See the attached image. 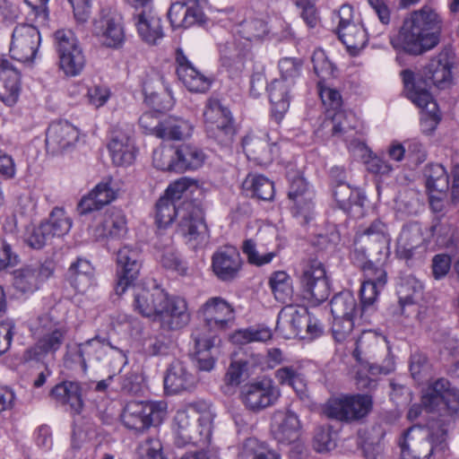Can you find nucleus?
Here are the masks:
<instances>
[{
    "label": "nucleus",
    "mask_w": 459,
    "mask_h": 459,
    "mask_svg": "<svg viewBox=\"0 0 459 459\" xmlns=\"http://www.w3.org/2000/svg\"><path fill=\"white\" fill-rule=\"evenodd\" d=\"M175 155L172 150L159 149L153 152L152 162L153 165L160 170L164 171H176Z\"/></svg>",
    "instance_id": "nucleus-63"
},
{
    "label": "nucleus",
    "mask_w": 459,
    "mask_h": 459,
    "mask_svg": "<svg viewBox=\"0 0 459 459\" xmlns=\"http://www.w3.org/2000/svg\"><path fill=\"white\" fill-rule=\"evenodd\" d=\"M54 39L60 68L66 75L76 76L83 69L85 58L74 33L71 30H57Z\"/></svg>",
    "instance_id": "nucleus-10"
},
{
    "label": "nucleus",
    "mask_w": 459,
    "mask_h": 459,
    "mask_svg": "<svg viewBox=\"0 0 459 459\" xmlns=\"http://www.w3.org/2000/svg\"><path fill=\"white\" fill-rule=\"evenodd\" d=\"M117 262L118 281L115 290L117 295H122L138 275L141 267L139 253L137 250L124 247L117 252Z\"/></svg>",
    "instance_id": "nucleus-17"
},
{
    "label": "nucleus",
    "mask_w": 459,
    "mask_h": 459,
    "mask_svg": "<svg viewBox=\"0 0 459 459\" xmlns=\"http://www.w3.org/2000/svg\"><path fill=\"white\" fill-rule=\"evenodd\" d=\"M407 97L420 108L429 113H434L437 108L430 92L423 81H415L414 74L411 70L402 73Z\"/></svg>",
    "instance_id": "nucleus-22"
},
{
    "label": "nucleus",
    "mask_w": 459,
    "mask_h": 459,
    "mask_svg": "<svg viewBox=\"0 0 459 459\" xmlns=\"http://www.w3.org/2000/svg\"><path fill=\"white\" fill-rule=\"evenodd\" d=\"M278 65L281 75V80L290 81L292 83L299 76L303 62L299 58L284 57L279 61Z\"/></svg>",
    "instance_id": "nucleus-57"
},
{
    "label": "nucleus",
    "mask_w": 459,
    "mask_h": 459,
    "mask_svg": "<svg viewBox=\"0 0 459 459\" xmlns=\"http://www.w3.org/2000/svg\"><path fill=\"white\" fill-rule=\"evenodd\" d=\"M313 69L318 77L325 79L333 76L334 72L333 65L327 59L323 50H316L311 57Z\"/></svg>",
    "instance_id": "nucleus-62"
},
{
    "label": "nucleus",
    "mask_w": 459,
    "mask_h": 459,
    "mask_svg": "<svg viewBox=\"0 0 459 459\" xmlns=\"http://www.w3.org/2000/svg\"><path fill=\"white\" fill-rule=\"evenodd\" d=\"M179 80L193 92H204L211 86V80L200 73L195 67L177 68Z\"/></svg>",
    "instance_id": "nucleus-41"
},
{
    "label": "nucleus",
    "mask_w": 459,
    "mask_h": 459,
    "mask_svg": "<svg viewBox=\"0 0 459 459\" xmlns=\"http://www.w3.org/2000/svg\"><path fill=\"white\" fill-rule=\"evenodd\" d=\"M313 446L317 452H327L335 447V440L329 426H320L316 429Z\"/></svg>",
    "instance_id": "nucleus-58"
},
{
    "label": "nucleus",
    "mask_w": 459,
    "mask_h": 459,
    "mask_svg": "<svg viewBox=\"0 0 459 459\" xmlns=\"http://www.w3.org/2000/svg\"><path fill=\"white\" fill-rule=\"evenodd\" d=\"M330 305L333 317H355L358 312L356 299L349 290L336 294Z\"/></svg>",
    "instance_id": "nucleus-42"
},
{
    "label": "nucleus",
    "mask_w": 459,
    "mask_h": 459,
    "mask_svg": "<svg viewBox=\"0 0 459 459\" xmlns=\"http://www.w3.org/2000/svg\"><path fill=\"white\" fill-rule=\"evenodd\" d=\"M354 327V317H333L332 332L334 340L338 342L346 341Z\"/></svg>",
    "instance_id": "nucleus-61"
},
{
    "label": "nucleus",
    "mask_w": 459,
    "mask_h": 459,
    "mask_svg": "<svg viewBox=\"0 0 459 459\" xmlns=\"http://www.w3.org/2000/svg\"><path fill=\"white\" fill-rule=\"evenodd\" d=\"M242 250L247 256L248 262L257 266L270 263L274 256V253H267L260 256L255 249V244L252 239L244 241Z\"/></svg>",
    "instance_id": "nucleus-64"
},
{
    "label": "nucleus",
    "mask_w": 459,
    "mask_h": 459,
    "mask_svg": "<svg viewBox=\"0 0 459 459\" xmlns=\"http://www.w3.org/2000/svg\"><path fill=\"white\" fill-rule=\"evenodd\" d=\"M195 384V377L182 361L176 360L169 365L164 377V389L168 394H175L191 390Z\"/></svg>",
    "instance_id": "nucleus-24"
},
{
    "label": "nucleus",
    "mask_w": 459,
    "mask_h": 459,
    "mask_svg": "<svg viewBox=\"0 0 459 459\" xmlns=\"http://www.w3.org/2000/svg\"><path fill=\"white\" fill-rule=\"evenodd\" d=\"M307 189V182L302 177L297 176L290 182L288 193L289 198L292 200L300 210L305 209L309 204V198L305 196Z\"/></svg>",
    "instance_id": "nucleus-56"
},
{
    "label": "nucleus",
    "mask_w": 459,
    "mask_h": 459,
    "mask_svg": "<svg viewBox=\"0 0 459 459\" xmlns=\"http://www.w3.org/2000/svg\"><path fill=\"white\" fill-rule=\"evenodd\" d=\"M269 284L277 300L281 303L290 300L292 288L290 276L285 272L279 271L273 273Z\"/></svg>",
    "instance_id": "nucleus-48"
},
{
    "label": "nucleus",
    "mask_w": 459,
    "mask_h": 459,
    "mask_svg": "<svg viewBox=\"0 0 459 459\" xmlns=\"http://www.w3.org/2000/svg\"><path fill=\"white\" fill-rule=\"evenodd\" d=\"M166 301V292L159 288L147 290L140 288L134 294V307L144 316H157L160 309H162Z\"/></svg>",
    "instance_id": "nucleus-25"
},
{
    "label": "nucleus",
    "mask_w": 459,
    "mask_h": 459,
    "mask_svg": "<svg viewBox=\"0 0 459 459\" xmlns=\"http://www.w3.org/2000/svg\"><path fill=\"white\" fill-rule=\"evenodd\" d=\"M64 340V333L55 330L40 338L35 345L34 355L39 356L49 351H55L61 346Z\"/></svg>",
    "instance_id": "nucleus-55"
},
{
    "label": "nucleus",
    "mask_w": 459,
    "mask_h": 459,
    "mask_svg": "<svg viewBox=\"0 0 459 459\" xmlns=\"http://www.w3.org/2000/svg\"><path fill=\"white\" fill-rule=\"evenodd\" d=\"M239 252L233 247L216 251L212 257V269L221 281H232L238 277L242 268Z\"/></svg>",
    "instance_id": "nucleus-14"
},
{
    "label": "nucleus",
    "mask_w": 459,
    "mask_h": 459,
    "mask_svg": "<svg viewBox=\"0 0 459 459\" xmlns=\"http://www.w3.org/2000/svg\"><path fill=\"white\" fill-rule=\"evenodd\" d=\"M160 132L163 134L161 139L179 141L192 134L193 126L181 117H169L163 121V128Z\"/></svg>",
    "instance_id": "nucleus-40"
},
{
    "label": "nucleus",
    "mask_w": 459,
    "mask_h": 459,
    "mask_svg": "<svg viewBox=\"0 0 459 459\" xmlns=\"http://www.w3.org/2000/svg\"><path fill=\"white\" fill-rule=\"evenodd\" d=\"M168 18L174 29L189 28L200 21L201 13L196 7H189L185 3L177 2L171 4Z\"/></svg>",
    "instance_id": "nucleus-32"
},
{
    "label": "nucleus",
    "mask_w": 459,
    "mask_h": 459,
    "mask_svg": "<svg viewBox=\"0 0 459 459\" xmlns=\"http://www.w3.org/2000/svg\"><path fill=\"white\" fill-rule=\"evenodd\" d=\"M372 409L373 397L365 394L329 399L323 412L327 418L350 423L366 418Z\"/></svg>",
    "instance_id": "nucleus-6"
},
{
    "label": "nucleus",
    "mask_w": 459,
    "mask_h": 459,
    "mask_svg": "<svg viewBox=\"0 0 459 459\" xmlns=\"http://www.w3.org/2000/svg\"><path fill=\"white\" fill-rule=\"evenodd\" d=\"M29 36V27L25 24L16 26L12 34L10 52L13 59L26 62L29 58L25 54L20 53V49L27 48V37Z\"/></svg>",
    "instance_id": "nucleus-50"
},
{
    "label": "nucleus",
    "mask_w": 459,
    "mask_h": 459,
    "mask_svg": "<svg viewBox=\"0 0 459 459\" xmlns=\"http://www.w3.org/2000/svg\"><path fill=\"white\" fill-rule=\"evenodd\" d=\"M269 30L279 39H287L290 36L289 25L281 20L273 23L270 29H268L267 24L260 19L245 21L239 25L238 33L242 38L252 41L263 38Z\"/></svg>",
    "instance_id": "nucleus-20"
},
{
    "label": "nucleus",
    "mask_w": 459,
    "mask_h": 459,
    "mask_svg": "<svg viewBox=\"0 0 459 459\" xmlns=\"http://www.w3.org/2000/svg\"><path fill=\"white\" fill-rule=\"evenodd\" d=\"M204 324L195 330L205 331V335L217 334L225 330L229 322L234 318V309L231 305L221 297L209 299L200 308Z\"/></svg>",
    "instance_id": "nucleus-11"
},
{
    "label": "nucleus",
    "mask_w": 459,
    "mask_h": 459,
    "mask_svg": "<svg viewBox=\"0 0 459 459\" xmlns=\"http://www.w3.org/2000/svg\"><path fill=\"white\" fill-rule=\"evenodd\" d=\"M176 216L180 219L178 232L193 248H196L207 239V227L198 208L191 203H185L177 208L174 202L160 197L156 204L158 227L166 228Z\"/></svg>",
    "instance_id": "nucleus-3"
},
{
    "label": "nucleus",
    "mask_w": 459,
    "mask_h": 459,
    "mask_svg": "<svg viewBox=\"0 0 459 459\" xmlns=\"http://www.w3.org/2000/svg\"><path fill=\"white\" fill-rule=\"evenodd\" d=\"M83 343L86 362L100 361L104 359L106 355H108L112 359L111 363H115L117 366L126 363L125 353L121 350L112 346L106 338L96 335Z\"/></svg>",
    "instance_id": "nucleus-21"
},
{
    "label": "nucleus",
    "mask_w": 459,
    "mask_h": 459,
    "mask_svg": "<svg viewBox=\"0 0 459 459\" xmlns=\"http://www.w3.org/2000/svg\"><path fill=\"white\" fill-rule=\"evenodd\" d=\"M176 172L194 170L203 166L205 155L198 147L181 144L174 152Z\"/></svg>",
    "instance_id": "nucleus-29"
},
{
    "label": "nucleus",
    "mask_w": 459,
    "mask_h": 459,
    "mask_svg": "<svg viewBox=\"0 0 459 459\" xmlns=\"http://www.w3.org/2000/svg\"><path fill=\"white\" fill-rule=\"evenodd\" d=\"M241 459H281L275 452L262 447L254 438L247 439L240 453Z\"/></svg>",
    "instance_id": "nucleus-54"
},
{
    "label": "nucleus",
    "mask_w": 459,
    "mask_h": 459,
    "mask_svg": "<svg viewBox=\"0 0 459 459\" xmlns=\"http://www.w3.org/2000/svg\"><path fill=\"white\" fill-rule=\"evenodd\" d=\"M299 281L307 299L316 303L326 300L331 288L324 264L316 257L304 259L300 264Z\"/></svg>",
    "instance_id": "nucleus-7"
},
{
    "label": "nucleus",
    "mask_w": 459,
    "mask_h": 459,
    "mask_svg": "<svg viewBox=\"0 0 459 459\" xmlns=\"http://www.w3.org/2000/svg\"><path fill=\"white\" fill-rule=\"evenodd\" d=\"M126 232V216L119 210L107 212L101 223L94 229L96 238H120Z\"/></svg>",
    "instance_id": "nucleus-26"
},
{
    "label": "nucleus",
    "mask_w": 459,
    "mask_h": 459,
    "mask_svg": "<svg viewBox=\"0 0 459 459\" xmlns=\"http://www.w3.org/2000/svg\"><path fill=\"white\" fill-rule=\"evenodd\" d=\"M162 309L157 314V318L163 327L177 330L186 325L190 320V314L185 299L178 297H169L166 293V301Z\"/></svg>",
    "instance_id": "nucleus-18"
},
{
    "label": "nucleus",
    "mask_w": 459,
    "mask_h": 459,
    "mask_svg": "<svg viewBox=\"0 0 459 459\" xmlns=\"http://www.w3.org/2000/svg\"><path fill=\"white\" fill-rule=\"evenodd\" d=\"M243 149L250 160L260 165H266L273 160L272 146L263 138L247 135L243 139Z\"/></svg>",
    "instance_id": "nucleus-34"
},
{
    "label": "nucleus",
    "mask_w": 459,
    "mask_h": 459,
    "mask_svg": "<svg viewBox=\"0 0 459 459\" xmlns=\"http://www.w3.org/2000/svg\"><path fill=\"white\" fill-rule=\"evenodd\" d=\"M288 83L281 79L273 81L268 86L270 101L273 106V111L278 113L280 117L290 106Z\"/></svg>",
    "instance_id": "nucleus-43"
},
{
    "label": "nucleus",
    "mask_w": 459,
    "mask_h": 459,
    "mask_svg": "<svg viewBox=\"0 0 459 459\" xmlns=\"http://www.w3.org/2000/svg\"><path fill=\"white\" fill-rule=\"evenodd\" d=\"M442 21L434 9L423 6L406 17L398 33L390 39L392 47L412 56L435 48L439 42Z\"/></svg>",
    "instance_id": "nucleus-1"
},
{
    "label": "nucleus",
    "mask_w": 459,
    "mask_h": 459,
    "mask_svg": "<svg viewBox=\"0 0 459 459\" xmlns=\"http://www.w3.org/2000/svg\"><path fill=\"white\" fill-rule=\"evenodd\" d=\"M49 225L52 238L61 237L68 233L72 226L71 219L65 214L63 208L55 207L49 214L48 221H43Z\"/></svg>",
    "instance_id": "nucleus-49"
},
{
    "label": "nucleus",
    "mask_w": 459,
    "mask_h": 459,
    "mask_svg": "<svg viewBox=\"0 0 459 459\" xmlns=\"http://www.w3.org/2000/svg\"><path fill=\"white\" fill-rule=\"evenodd\" d=\"M271 431L279 443H292L300 436V420L291 411H277L273 415Z\"/></svg>",
    "instance_id": "nucleus-16"
},
{
    "label": "nucleus",
    "mask_w": 459,
    "mask_h": 459,
    "mask_svg": "<svg viewBox=\"0 0 459 459\" xmlns=\"http://www.w3.org/2000/svg\"><path fill=\"white\" fill-rule=\"evenodd\" d=\"M280 395L279 388L268 378L246 384L240 394L242 403L253 411H259L272 406Z\"/></svg>",
    "instance_id": "nucleus-13"
},
{
    "label": "nucleus",
    "mask_w": 459,
    "mask_h": 459,
    "mask_svg": "<svg viewBox=\"0 0 459 459\" xmlns=\"http://www.w3.org/2000/svg\"><path fill=\"white\" fill-rule=\"evenodd\" d=\"M422 241L417 227H404L398 238L396 253L401 258L410 259Z\"/></svg>",
    "instance_id": "nucleus-38"
},
{
    "label": "nucleus",
    "mask_w": 459,
    "mask_h": 459,
    "mask_svg": "<svg viewBox=\"0 0 459 459\" xmlns=\"http://www.w3.org/2000/svg\"><path fill=\"white\" fill-rule=\"evenodd\" d=\"M205 132L221 144L231 142L235 134L230 111L217 99H209L204 111Z\"/></svg>",
    "instance_id": "nucleus-9"
},
{
    "label": "nucleus",
    "mask_w": 459,
    "mask_h": 459,
    "mask_svg": "<svg viewBox=\"0 0 459 459\" xmlns=\"http://www.w3.org/2000/svg\"><path fill=\"white\" fill-rule=\"evenodd\" d=\"M333 197L339 207L347 210L356 202L357 193L346 183H338L333 189Z\"/></svg>",
    "instance_id": "nucleus-59"
},
{
    "label": "nucleus",
    "mask_w": 459,
    "mask_h": 459,
    "mask_svg": "<svg viewBox=\"0 0 459 459\" xmlns=\"http://www.w3.org/2000/svg\"><path fill=\"white\" fill-rule=\"evenodd\" d=\"M108 148L110 152L113 162L117 166H126L134 160V147L132 140L126 134L114 135Z\"/></svg>",
    "instance_id": "nucleus-30"
},
{
    "label": "nucleus",
    "mask_w": 459,
    "mask_h": 459,
    "mask_svg": "<svg viewBox=\"0 0 459 459\" xmlns=\"http://www.w3.org/2000/svg\"><path fill=\"white\" fill-rule=\"evenodd\" d=\"M176 443L205 445L212 437V414L205 404H192L175 416Z\"/></svg>",
    "instance_id": "nucleus-5"
},
{
    "label": "nucleus",
    "mask_w": 459,
    "mask_h": 459,
    "mask_svg": "<svg viewBox=\"0 0 459 459\" xmlns=\"http://www.w3.org/2000/svg\"><path fill=\"white\" fill-rule=\"evenodd\" d=\"M427 69L426 76L438 88L446 87L452 79L451 65L447 61L433 59Z\"/></svg>",
    "instance_id": "nucleus-46"
},
{
    "label": "nucleus",
    "mask_w": 459,
    "mask_h": 459,
    "mask_svg": "<svg viewBox=\"0 0 459 459\" xmlns=\"http://www.w3.org/2000/svg\"><path fill=\"white\" fill-rule=\"evenodd\" d=\"M249 362L245 359L231 361L224 381L228 385L237 386L248 377Z\"/></svg>",
    "instance_id": "nucleus-53"
},
{
    "label": "nucleus",
    "mask_w": 459,
    "mask_h": 459,
    "mask_svg": "<svg viewBox=\"0 0 459 459\" xmlns=\"http://www.w3.org/2000/svg\"><path fill=\"white\" fill-rule=\"evenodd\" d=\"M93 271L89 261L78 259L69 267L68 279L78 291H84L92 282Z\"/></svg>",
    "instance_id": "nucleus-35"
},
{
    "label": "nucleus",
    "mask_w": 459,
    "mask_h": 459,
    "mask_svg": "<svg viewBox=\"0 0 459 459\" xmlns=\"http://www.w3.org/2000/svg\"><path fill=\"white\" fill-rule=\"evenodd\" d=\"M243 189L257 199L269 201L274 196L273 183L262 175H248L242 184Z\"/></svg>",
    "instance_id": "nucleus-37"
},
{
    "label": "nucleus",
    "mask_w": 459,
    "mask_h": 459,
    "mask_svg": "<svg viewBox=\"0 0 459 459\" xmlns=\"http://www.w3.org/2000/svg\"><path fill=\"white\" fill-rule=\"evenodd\" d=\"M79 138L78 129L66 120L53 122L46 137L47 152L55 155L74 145Z\"/></svg>",
    "instance_id": "nucleus-15"
},
{
    "label": "nucleus",
    "mask_w": 459,
    "mask_h": 459,
    "mask_svg": "<svg viewBox=\"0 0 459 459\" xmlns=\"http://www.w3.org/2000/svg\"><path fill=\"white\" fill-rule=\"evenodd\" d=\"M368 237L369 242L376 241L377 247L376 251L378 255L384 259L387 257L389 253L390 237L386 225L381 221H374L363 232Z\"/></svg>",
    "instance_id": "nucleus-39"
},
{
    "label": "nucleus",
    "mask_w": 459,
    "mask_h": 459,
    "mask_svg": "<svg viewBox=\"0 0 459 459\" xmlns=\"http://www.w3.org/2000/svg\"><path fill=\"white\" fill-rule=\"evenodd\" d=\"M454 392H459V390L451 388V384L447 379L439 378L429 387L427 393L422 396V404L429 411H434L440 404L446 407L448 399L453 398Z\"/></svg>",
    "instance_id": "nucleus-28"
},
{
    "label": "nucleus",
    "mask_w": 459,
    "mask_h": 459,
    "mask_svg": "<svg viewBox=\"0 0 459 459\" xmlns=\"http://www.w3.org/2000/svg\"><path fill=\"white\" fill-rule=\"evenodd\" d=\"M307 323H309V312L306 307L287 306L279 313L276 329L288 337L296 336L302 332Z\"/></svg>",
    "instance_id": "nucleus-23"
},
{
    "label": "nucleus",
    "mask_w": 459,
    "mask_h": 459,
    "mask_svg": "<svg viewBox=\"0 0 459 459\" xmlns=\"http://www.w3.org/2000/svg\"><path fill=\"white\" fill-rule=\"evenodd\" d=\"M387 257L385 259L379 255L377 259V264L372 261H368L362 265V271L364 273V278L366 281L377 284L383 287L386 283L387 274L385 270L383 268V264Z\"/></svg>",
    "instance_id": "nucleus-51"
},
{
    "label": "nucleus",
    "mask_w": 459,
    "mask_h": 459,
    "mask_svg": "<svg viewBox=\"0 0 459 459\" xmlns=\"http://www.w3.org/2000/svg\"><path fill=\"white\" fill-rule=\"evenodd\" d=\"M20 92V73L0 55V100L7 106L16 103Z\"/></svg>",
    "instance_id": "nucleus-19"
},
{
    "label": "nucleus",
    "mask_w": 459,
    "mask_h": 459,
    "mask_svg": "<svg viewBox=\"0 0 459 459\" xmlns=\"http://www.w3.org/2000/svg\"><path fill=\"white\" fill-rule=\"evenodd\" d=\"M205 331L194 330L192 338L195 346L197 368L200 370L210 371L213 368L214 359L209 351L215 346V334L205 335Z\"/></svg>",
    "instance_id": "nucleus-27"
},
{
    "label": "nucleus",
    "mask_w": 459,
    "mask_h": 459,
    "mask_svg": "<svg viewBox=\"0 0 459 459\" xmlns=\"http://www.w3.org/2000/svg\"><path fill=\"white\" fill-rule=\"evenodd\" d=\"M338 36L348 49H360L367 42L366 31L359 24L338 27Z\"/></svg>",
    "instance_id": "nucleus-44"
},
{
    "label": "nucleus",
    "mask_w": 459,
    "mask_h": 459,
    "mask_svg": "<svg viewBox=\"0 0 459 459\" xmlns=\"http://www.w3.org/2000/svg\"><path fill=\"white\" fill-rule=\"evenodd\" d=\"M94 33L101 39L103 45L117 48L124 40L121 24L113 18H102L95 22Z\"/></svg>",
    "instance_id": "nucleus-31"
},
{
    "label": "nucleus",
    "mask_w": 459,
    "mask_h": 459,
    "mask_svg": "<svg viewBox=\"0 0 459 459\" xmlns=\"http://www.w3.org/2000/svg\"><path fill=\"white\" fill-rule=\"evenodd\" d=\"M355 343L353 356L357 360H362V356L373 360L357 371L356 385L359 390H372L377 386V382L372 377L386 375L394 369L393 358L390 356L385 338L371 331L363 332Z\"/></svg>",
    "instance_id": "nucleus-2"
},
{
    "label": "nucleus",
    "mask_w": 459,
    "mask_h": 459,
    "mask_svg": "<svg viewBox=\"0 0 459 459\" xmlns=\"http://www.w3.org/2000/svg\"><path fill=\"white\" fill-rule=\"evenodd\" d=\"M356 127L355 116L351 112L338 110L330 119H325L322 128L331 133L332 136L341 137Z\"/></svg>",
    "instance_id": "nucleus-36"
},
{
    "label": "nucleus",
    "mask_w": 459,
    "mask_h": 459,
    "mask_svg": "<svg viewBox=\"0 0 459 459\" xmlns=\"http://www.w3.org/2000/svg\"><path fill=\"white\" fill-rule=\"evenodd\" d=\"M166 416L164 403L129 402L123 410L121 420L128 429L143 431L161 423Z\"/></svg>",
    "instance_id": "nucleus-8"
},
{
    "label": "nucleus",
    "mask_w": 459,
    "mask_h": 459,
    "mask_svg": "<svg viewBox=\"0 0 459 459\" xmlns=\"http://www.w3.org/2000/svg\"><path fill=\"white\" fill-rule=\"evenodd\" d=\"M272 337L269 329L248 328L238 331L234 335V340L240 343H248L252 342H266Z\"/></svg>",
    "instance_id": "nucleus-60"
},
{
    "label": "nucleus",
    "mask_w": 459,
    "mask_h": 459,
    "mask_svg": "<svg viewBox=\"0 0 459 459\" xmlns=\"http://www.w3.org/2000/svg\"><path fill=\"white\" fill-rule=\"evenodd\" d=\"M133 19L140 38L149 45H157L164 37L161 20L152 2L131 6Z\"/></svg>",
    "instance_id": "nucleus-12"
},
{
    "label": "nucleus",
    "mask_w": 459,
    "mask_h": 459,
    "mask_svg": "<svg viewBox=\"0 0 459 459\" xmlns=\"http://www.w3.org/2000/svg\"><path fill=\"white\" fill-rule=\"evenodd\" d=\"M51 394L63 404H68L74 413H80L83 403L78 383L64 382L51 390Z\"/></svg>",
    "instance_id": "nucleus-33"
},
{
    "label": "nucleus",
    "mask_w": 459,
    "mask_h": 459,
    "mask_svg": "<svg viewBox=\"0 0 459 459\" xmlns=\"http://www.w3.org/2000/svg\"><path fill=\"white\" fill-rule=\"evenodd\" d=\"M360 148L367 153V155H363V159L366 169L369 173L374 175L385 176L393 170L392 166L386 160L374 154L369 149H368L366 145L361 144Z\"/></svg>",
    "instance_id": "nucleus-52"
},
{
    "label": "nucleus",
    "mask_w": 459,
    "mask_h": 459,
    "mask_svg": "<svg viewBox=\"0 0 459 459\" xmlns=\"http://www.w3.org/2000/svg\"><path fill=\"white\" fill-rule=\"evenodd\" d=\"M447 429L437 421L429 423V429L411 427L399 442L402 459H429L435 454H443L447 448Z\"/></svg>",
    "instance_id": "nucleus-4"
},
{
    "label": "nucleus",
    "mask_w": 459,
    "mask_h": 459,
    "mask_svg": "<svg viewBox=\"0 0 459 459\" xmlns=\"http://www.w3.org/2000/svg\"><path fill=\"white\" fill-rule=\"evenodd\" d=\"M427 187L439 194L448 189V176L441 164H430L425 169Z\"/></svg>",
    "instance_id": "nucleus-47"
},
{
    "label": "nucleus",
    "mask_w": 459,
    "mask_h": 459,
    "mask_svg": "<svg viewBox=\"0 0 459 459\" xmlns=\"http://www.w3.org/2000/svg\"><path fill=\"white\" fill-rule=\"evenodd\" d=\"M274 376L280 385L292 387L299 394L305 393L306 380L304 376L294 367L280 368L274 372Z\"/></svg>",
    "instance_id": "nucleus-45"
}]
</instances>
